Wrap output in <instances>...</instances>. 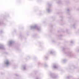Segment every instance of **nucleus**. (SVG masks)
<instances>
[{"instance_id": "f257e3e1", "label": "nucleus", "mask_w": 79, "mask_h": 79, "mask_svg": "<svg viewBox=\"0 0 79 79\" xmlns=\"http://www.w3.org/2000/svg\"><path fill=\"white\" fill-rule=\"evenodd\" d=\"M6 64H10V62L8 60H7L6 62Z\"/></svg>"}]
</instances>
